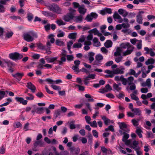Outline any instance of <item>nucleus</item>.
I'll return each instance as SVG.
<instances>
[{
	"instance_id": "1",
	"label": "nucleus",
	"mask_w": 155,
	"mask_h": 155,
	"mask_svg": "<svg viewBox=\"0 0 155 155\" xmlns=\"http://www.w3.org/2000/svg\"><path fill=\"white\" fill-rule=\"evenodd\" d=\"M120 47L121 48L126 49L127 48V49L125 51L123 52V56L130 54L133 51L134 49L133 46L128 42L121 44L120 45Z\"/></svg>"
},
{
	"instance_id": "2",
	"label": "nucleus",
	"mask_w": 155,
	"mask_h": 155,
	"mask_svg": "<svg viewBox=\"0 0 155 155\" xmlns=\"http://www.w3.org/2000/svg\"><path fill=\"white\" fill-rule=\"evenodd\" d=\"M48 7L50 11L54 12L58 14H61V9L57 4H52L48 6Z\"/></svg>"
},
{
	"instance_id": "3",
	"label": "nucleus",
	"mask_w": 155,
	"mask_h": 155,
	"mask_svg": "<svg viewBox=\"0 0 155 155\" xmlns=\"http://www.w3.org/2000/svg\"><path fill=\"white\" fill-rule=\"evenodd\" d=\"M9 57L13 60H16L21 59L23 58V56L22 54H20L18 53L15 52L9 54Z\"/></svg>"
},
{
	"instance_id": "4",
	"label": "nucleus",
	"mask_w": 155,
	"mask_h": 155,
	"mask_svg": "<svg viewBox=\"0 0 155 155\" xmlns=\"http://www.w3.org/2000/svg\"><path fill=\"white\" fill-rule=\"evenodd\" d=\"M71 154L72 155H78L80 153V149L79 147L75 148L74 147H71L70 149Z\"/></svg>"
},
{
	"instance_id": "5",
	"label": "nucleus",
	"mask_w": 155,
	"mask_h": 155,
	"mask_svg": "<svg viewBox=\"0 0 155 155\" xmlns=\"http://www.w3.org/2000/svg\"><path fill=\"white\" fill-rule=\"evenodd\" d=\"M144 12L143 11H140L138 12L137 15V21L139 24H142L143 23V18L142 14H143Z\"/></svg>"
},
{
	"instance_id": "6",
	"label": "nucleus",
	"mask_w": 155,
	"mask_h": 155,
	"mask_svg": "<svg viewBox=\"0 0 155 155\" xmlns=\"http://www.w3.org/2000/svg\"><path fill=\"white\" fill-rule=\"evenodd\" d=\"M118 124L119 125L120 128L124 131L127 133H129L130 131V130L127 129L125 130L124 129L127 128V125L124 122H119Z\"/></svg>"
},
{
	"instance_id": "7",
	"label": "nucleus",
	"mask_w": 155,
	"mask_h": 155,
	"mask_svg": "<svg viewBox=\"0 0 155 155\" xmlns=\"http://www.w3.org/2000/svg\"><path fill=\"white\" fill-rule=\"evenodd\" d=\"M15 99L17 102L24 105H26L28 101L21 97H16Z\"/></svg>"
},
{
	"instance_id": "8",
	"label": "nucleus",
	"mask_w": 155,
	"mask_h": 155,
	"mask_svg": "<svg viewBox=\"0 0 155 155\" xmlns=\"http://www.w3.org/2000/svg\"><path fill=\"white\" fill-rule=\"evenodd\" d=\"M73 15L67 13L63 17V19L65 21L68 22L73 18Z\"/></svg>"
},
{
	"instance_id": "9",
	"label": "nucleus",
	"mask_w": 155,
	"mask_h": 155,
	"mask_svg": "<svg viewBox=\"0 0 155 155\" xmlns=\"http://www.w3.org/2000/svg\"><path fill=\"white\" fill-rule=\"evenodd\" d=\"M141 85L143 87L147 86L148 87L150 88L151 86L150 79V78L147 79L146 82H142Z\"/></svg>"
},
{
	"instance_id": "10",
	"label": "nucleus",
	"mask_w": 155,
	"mask_h": 155,
	"mask_svg": "<svg viewBox=\"0 0 155 155\" xmlns=\"http://www.w3.org/2000/svg\"><path fill=\"white\" fill-rule=\"evenodd\" d=\"M78 11L80 14L84 15L86 12L87 9L85 8L84 5H82L79 8Z\"/></svg>"
},
{
	"instance_id": "11",
	"label": "nucleus",
	"mask_w": 155,
	"mask_h": 155,
	"mask_svg": "<svg viewBox=\"0 0 155 155\" xmlns=\"http://www.w3.org/2000/svg\"><path fill=\"white\" fill-rule=\"evenodd\" d=\"M37 37L36 33L33 31H30V41H32L34 38H37Z\"/></svg>"
},
{
	"instance_id": "12",
	"label": "nucleus",
	"mask_w": 155,
	"mask_h": 155,
	"mask_svg": "<svg viewBox=\"0 0 155 155\" xmlns=\"http://www.w3.org/2000/svg\"><path fill=\"white\" fill-rule=\"evenodd\" d=\"M45 58L48 63H52L56 61H57L58 57H56L53 58H49L48 56H46Z\"/></svg>"
},
{
	"instance_id": "13",
	"label": "nucleus",
	"mask_w": 155,
	"mask_h": 155,
	"mask_svg": "<svg viewBox=\"0 0 155 155\" xmlns=\"http://www.w3.org/2000/svg\"><path fill=\"white\" fill-rule=\"evenodd\" d=\"M42 13L44 15L47 17H54L55 16L54 14L50 12L43 11L42 12Z\"/></svg>"
},
{
	"instance_id": "14",
	"label": "nucleus",
	"mask_w": 155,
	"mask_h": 155,
	"mask_svg": "<svg viewBox=\"0 0 155 155\" xmlns=\"http://www.w3.org/2000/svg\"><path fill=\"white\" fill-rule=\"evenodd\" d=\"M94 43V46L95 47H99L101 46V43L98 41V38L94 37L93 40Z\"/></svg>"
},
{
	"instance_id": "15",
	"label": "nucleus",
	"mask_w": 155,
	"mask_h": 155,
	"mask_svg": "<svg viewBox=\"0 0 155 155\" xmlns=\"http://www.w3.org/2000/svg\"><path fill=\"white\" fill-rule=\"evenodd\" d=\"M104 72L109 74L108 75H106V76L107 77L112 78L114 76L113 71H111L109 70H106L104 71Z\"/></svg>"
},
{
	"instance_id": "16",
	"label": "nucleus",
	"mask_w": 155,
	"mask_h": 155,
	"mask_svg": "<svg viewBox=\"0 0 155 155\" xmlns=\"http://www.w3.org/2000/svg\"><path fill=\"white\" fill-rule=\"evenodd\" d=\"M23 74L22 73H17L13 75V76L16 78L18 80L20 81L23 76Z\"/></svg>"
},
{
	"instance_id": "17",
	"label": "nucleus",
	"mask_w": 155,
	"mask_h": 155,
	"mask_svg": "<svg viewBox=\"0 0 155 155\" xmlns=\"http://www.w3.org/2000/svg\"><path fill=\"white\" fill-rule=\"evenodd\" d=\"M60 56L61 57L60 58L61 60H57V62L59 65H61L63 64V63L65 62L66 61V58L65 56Z\"/></svg>"
},
{
	"instance_id": "18",
	"label": "nucleus",
	"mask_w": 155,
	"mask_h": 155,
	"mask_svg": "<svg viewBox=\"0 0 155 155\" xmlns=\"http://www.w3.org/2000/svg\"><path fill=\"white\" fill-rule=\"evenodd\" d=\"M94 53L92 52H89L88 54L89 57V60L90 63H91L94 60L93 57L94 55Z\"/></svg>"
},
{
	"instance_id": "19",
	"label": "nucleus",
	"mask_w": 155,
	"mask_h": 155,
	"mask_svg": "<svg viewBox=\"0 0 155 155\" xmlns=\"http://www.w3.org/2000/svg\"><path fill=\"white\" fill-rule=\"evenodd\" d=\"M132 111L134 112V115L140 116L141 114V111L139 108H135L132 110Z\"/></svg>"
},
{
	"instance_id": "20",
	"label": "nucleus",
	"mask_w": 155,
	"mask_h": 155,
	"mask_svg": "<svg viewBox=\"0 0 155 155\" xmlns=\"http://www.w3.org/2000/svg\"><path fill=\"white\" fill-rule=\"evenodd\" d=\"M112 45V42L110 40H107L104 43L105 46L107 48L111 47Z\"/></svg>"
},
{
	"instance_id": "21",
	"label": "nucleus",
	"mask_w": 155,
	"mask_h": 155,
	"mask_svg": "<svg viewBox=\"0 0 155 155\" xmlns=\"http://www.w3.org/2000/svg\"><path fill=\"white\" fill-rule=\"evenodd\" d=\"M91 31L92 33H94V35H97L98 36H101L102 35L96 28L92 29Z\"/></svg>"
},
{
	"instance_id": "22",
	"label": "nucleus",
	"mask_w": 155,
	"mask_h": 155,
	"mask_svg": "<svg viewBox=\"0 0 155 155\" xmlns=\"http://www.w3.org/2000/svg\"><path fill=\"white\" fill-rule=\"evenodd\" d=\"M135 132L138 135L140 138H142V135L141 134V133L143 132V131L140 128L137 127Z\"/></svg>"
},
{
	"instance_id": "23",
	"label": "nucleus",
	"mask_w": 155,
	"mask_h": 155,
	"mask_svg": "<svg viewBox=\"0 0 155 155\" xmlns=\"http://www.w3.org/2000/svg\"><path fill=\"white\" fill-rule=\"evenodd\" d=\"M124 71L123 70L120 69L119 68H117L115 70H113V73L114 74H123Z\"/></svg>"
},
{
	"instance_id": "24",
	"label": "nucleus",
	"mask_w": 155,
	"mask_h": 155,
	"mask_svg": "<svg viewBox=\"0 0 155 155\" xmlns=\"http://www.w3.org/2000/svg\"><path fill=\"white\" fill-rule=\"evenodd\" d=\"M55 44L56 45L60 46H64L65 45L64 42L59 39L56 40Z\"/></svg>"
},
{
	"instance_id": "25",
	"label": "nucleus",
	"mask_w": 155,
	"mask_h": 155,
	"mask_svg": "<svg viewBox=\"0 0 155 155\" xmlns=\"http://www.w3.org/2000/svg\"><path fill=\"white\" fill-rule=\"evenodd\" d=\"M104 105V104L103 103H97L96 104H95V107L94 108V109L95 110H98L99 109L100 107H103Z\"/></svg>"
},
{
	"instance_id": "26",
	"label": "nucleus",
	"mask_w": 155,
	"mask_h": 155,
	"mask_svg": "<svg viewBox=\"0 0 155 155\" xmlns=\"http://www.w3.org/2000/svg\"><path fill=\"white\" fill-rule=\"evenodd\" d=\"M30 89L33 93H35L36 90V88L35 86L31 82H30Z\"/></svg>"
},
{
	"instance_id": "27",
	"label": "nucleus",
	"mask_w": 155,
	"mask_h": 155,
	"mask_svg": "<svg viewBox=\"0 0 155 155\" xmlns=\"http://www.w3.org/2000/svg\"><path fill=\"white\" fill-rule=\"evenodd\" d=\"M126 132L125 131L123 132V134H124V136L122 139L123 141H125V140H127L129 137V134L126 133Z\"/></svg>"
},
{
	"instance_id": "28",
	"label": "nucleus",
	"mask_w": 155,
	"mask_h": 155,
	"mask_svg": "<svg viewBox=\"0 0 155 155\" xmlns=\"http://www.w3.org/2000/svg\"><path fill=\"white\" fill-rule=\"evenodd\" d=\"M154 59L152 58L148 59L145 62V64L147 65H148L150 64H153L155 62Z\"/></svg>"
},
{
	"instance_id": "29",
	"label": "nucleus",
	"mask_w": 155,
	"mask_h": 155,
	"mask_svg": "<svg viewBox=\"0 0 155 155\" xmlns=\"http://www.w3.org/2000/svg\"><path fill=\"white\" fill-rule=\"evenodd\" d=\"M113 87L114 90L117 91H120L121 89L122 88L117 85V84L114 83L113 84Z\"/></svg>"
},
{
	"instance_id": "30",
	"label": "nucleus",
	"mask_w": 155,
	"mask_h": 155,
	"mask_svg": "<svg viewBox=\"0 0 155 155\" xmlns=\"http://www.w3.org/2000/svg\"><path fill=\"white\" fill-rule=\"evenodd\" d=\"M121 51L120 48H118L117 49L116 51L114 53V56L115 57L120 56L121 55Z\"/></svg>"
},
{
	"instance_id": "31",
	"label": "nucleus",
	"mask_w": 155,
	"mask_h": 155,
	"mask_svg": "<svg viewBox=\"0 0 155 155\" xmlns=\"http://www.w3.org/2000/svg\"><path fill=\"white\" fill-rule=\"evenodd\" d=\"M36 45L38 48L39 49L44 50L46 49V46H44L42 44L40 43H36Z\"/></svg>"
},
{
	"instance_id": "32",
	"label": "nucleus",
	"mask_w": 155,
	"mask_h": 155,
	"mask_svg": "<svg viewBox=\"0 0 155 155\" xmlns=\"http://www.w3.org/2000/svg\"><path fill=\"white\" fill-rule=\"evenodd\" d=\"M75 122L72 120L69 123V128L71 129H74L76 128L75 125L74 124Z\"/></svg>"
},
{
	"instance_id": "33",
	"label": "nucleus",
	"mask_w": 155,
	"mask_h": 155,
	"mask_svg": "<svg viewBox=\"0 0 155 155\" xmlns=\"http://www.w3.org/2000/svg\"><path fill=\"white\" fill-rule=\"evenodd\" d=\"M43 110V107H36L35 109V111L37 113L40 114L42 113Z\"/></svg>"
},
{
	"instance_id": "34",
	"label": "nucleus",
	"mask_w": 155,
	"mask_h": 155,
	"mask_svg": "<svg viewBox=\"0 0 155 155\" xmlns=\"http://www.w3.org/2000/svg\"><path fill=\"white\" fill-rule=\"evenodd\" d=\"M5 63L8 66V68H11L15 66V64L13 63L12 62L8 61H5Z\"/></svg>"
},
{
	"instance_id": "35",
	"label": "nucleus",
	"mask_w": 155,
	"mask_h": 155,
	"mask_svg": "<svg viewBox=\"0 0 155 155\" xmlns=\"http://www.w3.org/2000/svg\"><path fill=\"white\" fill-rule=\"evenodd\" d=\"M54 36L53 34H50L48 36V38L50 39V41L52 43H54L55 41V39L53 37Z\"/></svg>"
},
{
	"instance_id": "36",
	"label": "nucleus",
	"mask_w": 155,
	"mask_h": 155,
	"mask_svg": "<svg viewBox=\"0 0 155 155\" xmlns=\"http://www.w3.org/2000/svg\"><path fill=\"white\" fill-rule=\"evenodd\" d=\"M61 111L59 110H55L54 113V116L55 118H56L60 116L61 114Z\"/></svg>"
},
{
	"instance_id": "37",
	"label": "nucleus",
	"mask_w": 155,
	"mask_h": 155,
	"mask_svg": "<svg viewBox=\"0 0 155 155\" xmlns=\"http://www.w3.org/2000/svg\"><path fill=\"white\" fill-rule=\"evenodd\" d=\"M76 33H72L69 34L68 38L70 39H74L76 38Z\"/></svg>"
},
{
	"instance_id": "38",
	"label": "nucleus",
	"mask_w": 155,
	"mask_h": 155,
	"mask_svg": "<svg viewBox=\"0 0 155 155\" xmlns=\"http://www.w3.org/2000/svg\"><path fill=\"white\" fill-rule=\"evenodd\" d=\"M56 23L59 26L65 25L66 24V23L61 20H57L56 21Z\"/></svg>"
},
{
	"instance_id": "39",
	"label": "nucleus",
	"mask_w": 155,
	"mask_h": 155,
	"mask_svg": "<svg viewBox=\"0 0 155 155\" xmlns=\"http://www.w3.org/2000/svg\"><path fill=\"white\" fill-rule=\"evenodd\" d=\"M88 124L90 125L92 127H97V125L96 120H94L93 122H91L88 123Z\"/></svg>"
},
{
	"instance_id": "40",
	"label": "nucleus",
	"mask_w": 155,
	"mask_h": 155,
	"mask_svg": "<svg viewBox=\"0 0 155 155\" xmlns=\"http://www.w3.org/2000/svg\"><path fill=\"white\" fill-rule=\"evenodd\" d=\"M103 59V56L102 55L98 54L96 55L95 59L101 62Z\"/></svg>"
},
{
	"instance_id": "41",
	"label": "nucleus",
	"mask_w": 155,
	"mask_h": 155,
	"mask_svg": "<svg viewBox=\"0 0 155 155\" xmlns=\"http://www.w3.org/2000/svg\"><path fill=\"white\" fill-rule=\"evenodd\" d=\"M82 21V17L81 15L76 17H75V21L76 22H81Z\"/></svg>"
},
{
	"instance_id": "42",
	"label": "nucleus",
	"mask_w": 155,
	"mask_h": 155,
	"mask_svg": "<svg viewBox=\"0 0 155 155\" xmlns=\"http://www.w3.org/2000/svg\"><path fill=\"white\" fill-rule=\"evenodd\" d=\"M85 97L88 99H88V101H91V102H94V100L93 99L91 98V96L88 94H86L85 95Z\"/></svg>"
},
{
	"instance_id": "43",
	"label": "nucleus",
	"mask_w": 155,
	"mask_h": 155,
	"mask_svg": "<svg viewBox=\"0 0 155 155\" xmlns=\"http://www.w3.org/2000/svg\"><path fill=\"white\" fill-rule=\"evenodd\" d=\"M51 86L53 89L56 90L60 91L61 89V88L60 87L55 85L52 84Z\"/></svg>"
},
{
	"instance_id": "44",
	"label": "nucleus",
	"mask_w": 155,
	"mask_h": 155,
	"mask_svg": "<svg viewBox=\"0 0 155 155\" xmlns=\"http://www.w3.org/2000/svg\"><path fill=\"white\" fill-rule=\"evenodd\" d=\"M22 126L21 124L19 122H17L14 123L13 126L15 128H19Z\"/></svg>"
},
{
	"instance_id": "45",
	"label": "nucleus",
	"mask_w": 155,
	"mask_h": 155,
	"mask_svg": "<svg viewBox=\"0 0 155 155\" xmlns=\"http://www.w3.org/2000/svg\"><path fill=\"white\" fill-rule=\"evenodd\" d=\"M131 122L134 126L137 127L139 125V123L138 122V121L137 120L133 119L131 120Z\"/></svg>"
},
{
	"instance_id": "46",
	"label": "nucleus",
	"mask_w": 155,
	"mask_h": 155,
	"mask_svg": "<svg viewBox=\"0 0 155 155\" xmlns=\"http://www.w3.org/2000/svg\"><path fill=\"white\" fill-rule=\"evenodd\" d=\"M69 12L68 13L71 15H73V17H74V13L76 11L75 10L72 8H70L69 9Z\"/></svg>"
},
{
	"instance_id": "47",
	"label": "nucleus",
	"mask_w": 155,
	"mask_h": 155,
	"mask_svg": "<svg viewBox=\"0 0 155 155\" xmlns=\"http://www.w3.org/2000/svg\"><path fill=\"white\" fill-rule=\"evenodd\" d=\"M82 46V44L80 43H76L73 46L74 48H80Z\"/></svg>"
},
{
	"instance_id": "48",
	"label": "nucleus",
	"mask_w": 155,
	"mask_h": 155,
	"mask_svg": "<svg viewBox=\"0 0 155 155\" xmlns=\"http://www.w3.org/2000/svg\"><path fill=\"white\" fill-rule=\"evenodd\" d=\"M5 147L4 146H2L1 147H0V153L1 154H4L5 153Z\"/></svg>"
},
{
	"instance_id": "49",
	"label": "nucleus",
	"mask_w": 155,
	"mask_h": 155,
	"mask_svg": "<svg viewBox=\"0 0 155 155\" xmlns=\"http://www.w3.org/2000/svg\"><path fill=\"white\" fill-rule=\"evenodd\" d=\"M67 60L68 61L73 60L74 57L73 55H66Z\"/></svg>"
},
{
	"instance_id": "50",
	"label": "nucleus",
	"mask_w": 155,
	"mask_h": 155,
	"mask_svg": "<svg viewBox=\"0 0 155 155\" xmlns=\"http://www.w3.org/2000/svg\"><path fill=\"white\" fill-rule=\"evenodd\" d=\"M131 99L134 100L136 101L138 100L139 98L134 94H130Z\"/></svg>"
},
{
	"instance_id": "51",
	"label": "nucleus",
	"mask_w": 155,
	"mask_h": 155,
	"mask_svg": "<svg viewBox=\"0 0 155 155\" xmlns=\"http://www.w3.org/2000/svg\"><path fill=\"white\" fill-rule=\"evenodd\" d=\"M42 144L41 142L40 141H36L34 144L35 147H37L38 146L39 147H41Z\"/></svg>"
},
{
	"instance_id": "52",
	"label": "nucleus",
	"mask_w": 155,
	"mask_h": 155,
	"mask_svg": "<svg viewBox=\"0 0 155 155\" xmlns=\"http://www.w3.org/2000/svg\"><path fill=\"white\" fill-rule=\"evenodd\" d=\"M24 38L27 41L29 42V34L26 33L24 34Z\"/></svg>"
},
{
	"instance_id": "53",
	"label": "nucleus",
	"mask_w": 155,
	"mask_h": 155,
	"mask_svg": "<svg viewBox=\"0 0 155 155\" xmlns=\"http://www.w3.org/2000/svg\"><path fill=\"white\" fill-rule=\"evenodd\" d=\"M45 81L48 82V83L51 84H54V81L49 78L46 79Z\"/></svg>"
},
{
	"instance_id": "54",
	"label": "nucleus",
	"mask_w": 155,
	"mask_h": 155,
	"mask_svg": "<svg viewBox=\"0 0 155 155\" xmlns=\"http://www.w3.org/2000/svg\"><path fill=\"white\" fill-rule=\"evenodd\" d=\"M75 86L78 87L79 91H84V90L85 87L83 86H82L78 84H76Z\"/></svg>"
},
{
	"instance_id": "55",
	"label": "nucleus",
	"mask_w": 155,
	"mask_h": 155,
	"mask_svg": "<svg viewBox=\"0 0 155 155\" xmlns=\"http://www.w3.org/2000/svg\"><path fill=\"white\" fill-rule=\"evenodd\" d=\"M13 34V33L12 31H10L9 32L7 33L6 34V38H9L12 37Z\"/></svg>"
},
{
	"instance_id": "56",
	"label": "nucleus",
	"mask_w": 155,
	"mask_h": 155,
	"mask_svg": "<svg viewBox=\"0 0 155 155\" xmlns=\"http://www.w3.org/2000/svg\"><path fill=\"white\" fill-rule=\"evenodd\" d=\"M84 84L85 85H87V84L89 83V82L88 81L89 79L87 77H86L84 78Z\"/></svg>"
},
{
	"instance_id": "57",
	"label": "nucleus",
	"mask_w": 155,
	"mask_h": 155,
	"mask_svg": "<svg viewBox=\"0 0 155 155\" xmlns=\"http://www.w3.org/2000/svg\"><path fill=\"white\" fill-rule=\"evenodd\" d=\"M106 96L109 98H114L115 97L114 95L112 93H109L106 94Z\"/></svg>"
},
{
	"instance_id": "58",
	"label": "nucleus",
	"mask_w": 155,
	"mask_h": 155,
	"mask_svg": "<svg viewBox=\"0 0 155 155\" xmlns=\"http://www.w3.org/2000/svg\"><path fill=\"white\" fill-rule=\"evenodd\" d=\"M78 67V66L76 65L73 66L72 67V68L75 71L79 72V71Z\"/></svg>"
},
{
	"instance_id": "59",
	"label": "nucleus",
	"mask_w": 155,
	"mask_h": 155,
	"mask_svg": "<svg viewBox=\"0 0 155 155\" xmlns=\"http://www.w3.org/2000/svg\"><path fill=\"white\" fill-rule=\"evenodd\" d=\"M123 58V57L122 56H120L119 57H117L115 58V60L116 62L119 63L122 61Z\"/></svg>"
},
{
	"instance_id": "60",
	"label": "nucleus",
	"mask_w": 155,
	"mask_h": 155,
	"mask_svg": "<svg viewBox=\"0 0 155 155\" xmlns=\"http://www.w3.org/2000/svg\"><path fill=\"white\" fill-rule=\"evenodd\" d=\"M123 75H121L120 76H116L115 77V80L116 81H121L122 78H123Z\"/></svg>"
},
{
	"instance_id": "61",
	"label": "nucleus",
	"mask_w": 155,
	"mask_h": 155,
	"mask_svg": "<svg viewBox=\"0 0 155 155\" xmlns=\"http://www.w3.org/2000/svg\"><path fill=\"white\" fill-rule=\"evenodd\" d=\"M129 74L130 75H134L135 77L136 72L134 70V69H130V71L129 73Z\"/></svg>"
},
{
	"instance_id": "62",
	"label": "nucleus",
	"mask_w": 155,
	"mask_h": 155,
	"mask_svg": "<svg viewBox=\"0 0 155 155\" xmlns=\"http://www.w3.org/2000/svg\"><path fill=\"white\" fill-rule=\"evenodd\" d=\"M105 88L107 92L108 91H111L112 90L111 86L109 84H107L106 85Z\"/></svg>"
},
{
	"instance_id": "63",
	"label": "nucleus",
	"mask_w": 155,
	"mask_h": 155,
	"mask_svg": "<svg viewBox=\"0 0 155 155\" xmlns=\"http://www.w3.org/2000/svg\"><path fill=\"white\" fill-rule=\"evenodd\" d=\"M120 16L117 12H115L113 15V17L115 19H118Z\"/></svg>"
},
{
	"instance_id": "64",
	"label": "nucleus",
	"mask_w": 155,
	"mask_h": 155,
	"mask_svg": "<svg viewBox=\"0 0 155 155\" xmlns=\"http://www.w3.org/2000/svg\"><path fill=\"white\" fill-rule=\"evenodd\" d=\"M122 27L124 28H127L130 27V25L129 23H126L125 24L124 23H123L122 24Z\"/></svg>"
}]
</instances>
